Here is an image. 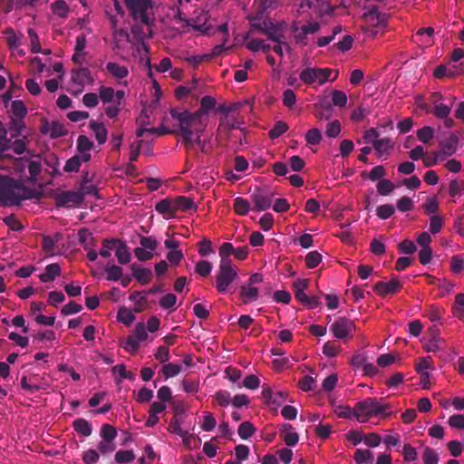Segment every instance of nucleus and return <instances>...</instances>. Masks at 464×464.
<instances>
[{"mask_svg":"<svg viewBox=\"0 0 464 464\" xmlns=\"http://www.w3.org/2000/svg\"><path fill=\"white\" fill-rule=\"evenodd\" d=\"M171 117L178 121L179 132L182 137V143L188 150L195 144H201V135L205 131L208 121L204 117L188 110L179 111L176 109L170 110Z\"/></svg>","mask_w":464,"mask_h":464,"instance_id":"nucleus-1","label":"nucleus"},{"mask_svg":"<svg viewBox=\"0 0 464 464\" xmlns=\"http://www.w3.org/2000/svg\"><path fill=\"white\" fill-rule=\"evenodd\" d=\"M353 417L362 423L367 422L372 417L388 418L391 414V406L378 401L376 399H366L358 402L353 409Z\"/></svg>","mask_w":464,"mask_h":464,"instance_id":"nucleus-2","label":"nucleus"},{"mask_svg":"<svg viewBox=\"0 0 464 464\" xmlns=\"http://www.w3.org/2000/svg\"><path fill=\"white\" fill-rule=\"evenodd\" d=\"M29 198L27 188L0 179V205L5 207L15 206L19 205L23 199Z\"/></svg>","mask_w":464,"mask_h":464,"instance_id":"nucleus-3","label":"nucleus"},{"mask_svg":"<svg viewBox=\"0 0 464 464\" xmlns=\"http://www.w3.org/2000/svg\"><path fill=\"white\" fill-rule=\"evenodd\" d=\"M362 18L365 23L363 31L370 34L372 37L377 36L380 33L382 34L387 24L386 14L380 13L376 6L371 7Z\"/></svg>","mask_w":464,"mask_h":464,"instance_id":"nucleus-4","label":"nucleus"},{"mask_svg":"<svg viewBox=\"0 0 464 464\" xmlns=\"http://www.w3.org/2000/svg\"><path fill=\"white\" fill-rule=\"evenodd\" d=\"M321 24L318 22L313 21L306 24L299 26L294 23L291 31L296 44L300 46H306L312 41V36L319 32Z\"/></svg>","mask_w":464,"mask_h":464,"instance_id":"nucleus-5","label":"nucleus"},{"mask_svg":"<svg viewBox=\"0 0 464 464\" xmlns=\"http://www.w3.org/2000/svg\"><path fill=\"white\" fill-rule=\"evenodd\" d=\"M237 269L232 264L219 263L216 276V288L219 293H226L229 285L237 278Z\"/></svg>","mask_w":464,"mask_h":464,"instance_id":"nucleus-6","label":"nucleus"},{"mask_svg":"<svg viewBox=\"0 0 464 464\" xmlns=\"http://www.w3.org/2000/svg\"><path fill=\"white\" fill-rule=\"evenodd\" d=\"M131 16L134 20L146 25H151L153 19H150L148 11L151 9V0H125Z\"/></svg>","mask_w":464,"mask_h":464,"instance_id":"nucleus-7","label":"nucleus"},{"mask_svg":"<svg viewBox=\"0 0 464 464\" xmlns=\"http://www.w3.org/2000/svg\"><path fill=\"white\" fill-rule=\"evenodd\" d=\"M333 71L329 68H305L300 73V80L308 85L317 83L324 84L332 74Z\"/></svg>","mask_w":464,"mask_h":464,"instance_id":"nucleus-8","label":"nucleus"},{"mask_svg":"<svg viewBox=\"0 0 464 464\" xmlns=\"http://www.w3.org/2000/svg\"><path fill=\"white\" fill-rule=\"evenodd\" d=\"M333 334L339 340H346L353 336L356 331V325L353 321L346 317H339L330 327Z\"/></svg>","mask_w":464,"mask_h":464,"instance_id":"nucleus-9","label":"nucleus"},{"mask_svg":"<svg viewBox=\"0 0 464 464\" xmlns=\"http://www.w3.org/2000/svg\"><path fill=\"white\" fill-rule=\"evenodd\" d=\"M92 82L91 72L87 68L72 70L70 92L77 95L83 91L84 86Z\"/></svg>","mask_w":464,"mask_h":464,"instance_id":"nucleus-10","label":"nucleus"},{"mask_svg":"<svg viewBox=\"0 0 464 464\" xmlns=\"http://www.w3.org/2000/svg\"><path fill=\"white\" fill-rule=\"evenodd\" d=\"M55 204L59 208H72L83 201L82 191H62L54 196Z\"/></svg>","mask_w":464,"mask_h":464,"instance_id":"nucleus-11","label":"nucleus"},{"mask_svg":"<svg viewBox=\"0 0 464 464\" xmlns=\"http://www.w3.org/2000/svg\"><path fill=\"white\" fill-rule=\"evenodd\" d=\"M260 33L266 34L268 39L273 42H278L285 39L283 28L279 24H275L272 22L264 21L262 24H253Z\"/></svg>","mask_w":464,"mask_h":464,"instance_id":"nucleus-12","label":"nucleus"},{"mask_svg":"<svg viewBox=\"0 0 464 464\" xmlns=\"http://www.w3.org/2000/svg\"><path fill=\"white\" fill-rule=\"evenodd\" d=\"M430 102L433 104V110L430 112L438 119H443L450 116L451 106L442 102V95L440 92H433L430 95Z\"/></svg>","mask_w":464,"mask_h":464,"instance_id":"nucleus-13","label":"nucleus"},{"mask_svg":"<svg viewBox=\"0 0 464 464\" xmlns=\"http://www.w3.org/2000/svg\"><path fill=\"white\" fill-rule=\"evenodd\" d=\"M401 288V284L397 278H392L390 282H379L373 286V291L380 296L394 295Z\"/></svg>","mask_w":464,"mask_h":464,"instance_id":"nucleus-14","label":"nucleus"},{"mask_svg":"<svg viewBox=\"0 0 464 464\" xmlns=\"http://www.w3.org/2000/svg\"><path fill=\"white\" fill-rule=\"evenodd\" d=\"M252 200L255 204V209L263 211L269 208L272 205L273 195L257 189L251 195Z\"/></svg>","mask_w":464,"mask_h":464,"instance_id":"nucleus-15","label":"nucleus"},{"mask_svg":"<svg viewBox=\"0 0 464 464\" xmlns=\"http://www.w3.org/2000/svg\"><path fill=\"white\" fill-rule=\"evenodd\" d=\"M123 97V91L115 92L113 88L105 86H102L99 89V98L103 103L114 102L121 104Z\"/></svg>","mask_w":464,"mask_h":464,"instance_id":"nucleus-16","label":"nucleus"},{"mask_svg":"<svg viewBox=\"0 0 464 464\" xmlns=\"http://www.w3.org/2000/svg\"><path fill=\"white\" fill-rule=\"evenodd\" d=\"M93 148L92 141L86 136L81 135L77 140V155L82 157L83 162H88L91 160V150Z\"/></svg>","mask_w":464,"mask_h":464,"instance_id":"nucleus-17","label":"nucleus"},{"mask_svg":"<svg viewBox=\"0 0 464 464\" xmlns=\"http://www.w3.org/2000/svg\"><path fill=\"white\" fill-rule=\"evenodd\" d=\"M62 239V235L56 233L53 236H43L42 248L44 252L49 256H53L58 254L56 250V244Z\"/></svg>","mask_w":464,"mask_h":464,"instance_id":"nucleus-18","label":"nucleus"},{"mask_svg":"<svg viewBox=\"0 0 464 464\" xmlns=\"http://www.w3.org/2000/svg\"><path fill=\"white\" fill-rule=\"evenodd\" d=\"M430 339L424 343V350L426 352H437L440 350V343L442 342L440 336V331L437 328L430 327L429 329Z\"/></svg>","mask_w":464,"mask_h":464,"instance_id":"nucleus-19","label":"nucleus"},{"mask_svg":"<svg viewBox=\"0 0 464 464\" xmlns=\"http://www.w3.org/2000/svg\"><path fill=\"white\" fill-rule=\"evenodd\" d=\"M259 290L256 286L248 283L240 287V298L244 304H248L257 300Z\"/></svg>","mask_w":464,"mask_h":464,"instance_id":"nucleus-20","label":"nucleus"},{"mask_svg":"<svg viewBox=\"0 0 464 464\" xmlns=\"http://www.w3.org/2000/svg\"><path fill=\"white\" fill-rule=\"evenodd\" d=\"M280 434L287 446H295L297 444L299 436L294 430V428L291 424L285 423L282 426L280 430Z\"/></svg>","mask_w":464,"mask_h":464,"instance_id":"nucleus-21","label":"nucleus"},{"mask_svg":"<svg viewBox=\"0 0 464 464\" xmlns=\"http://www.w3.org/2000/svg\"><path fill=\"white\" fill-rule=\"evenodd\" d=\"M217 105L215 98L212 96H204L200 101V108L196 111L197 113L201 115L208 121L209 111L214 110Z\"/></svg>","mask_w":464,"mask_h":464,"instance_id":"nucleus-22","label":"nucleus"},{"mask_svg":"<svg viewBox=\"0 0 464 464\" xmlns=\"http://www.w3.org/2000/svg\"><path fill=\"white\" fill-rule=\"evenodd\" d=\"M106 70L112 77L117 80L124 79L129 75L128 68L117 63H108L106 64Z\"/></svg>","mask_w":464,"mask_h":464,"instance_id":"nucleus-23","label":"nucleus"},{"mask_svg":"<svg viewBox=\"0 0 464 464\" xmlns=\"http://www.w3.org/2000/svg\"><path fill=\"white\" fill-rule=\"evenodd\" d=\"M434 29L432 27L420 28L414 35V41L422 45H430Z\"/></svg>","mask_w":464,"mask_h":464,"instance_id":"nucleus-24","label":"nucleus"},{"mask_svg":"<svg viewBox=\"0 0 464 464\" xmlns=\"http://www.w3.org/2000/svg\"><path fill=\"white\" fill-rule=\"evenodd\" d=\"M61 274V267L58 264L53 263L50 264L45 267V271L44 274L39 276V278L42 282L47 283L54 280L56 276H59Z\"/></svg>","mask_w":464,"mask_h":464,"instance_id":"nucleus-25","label":"nucleus"},{"mask_svg":"<svg viewBox=\"0 0 464 464\" xmlns=\"http://www.w3.org/2000/svg\"><path fill=\"white\" fill-rule=\"evenodd\" d=\"M115 248L118 262L121 265L128 264L130 261V253L127 245L119 240V243H117Z\"/></svg>","mask_w":464,"mask_h":464,"instance_id":"nucleus-26","label":"nucleus"},{"mask_svg":"<svg viewBox=\"0 0 464 464\" xmlns=\"http://www.w3.org/2000/svg\"><path fill=\"white\" fill-rule=\"evenodd\" d=\"M155 209L160 214L173 216L176 212L174 199L166 198L159 201Z\"/></svg>","mask_w":464,"mask_h":464,"instance_id":"nucleus-27","label":"nucleus"},{"mask_svg":"<svg viewBox=\"0 0 464 464\" xmlns=\"http://www.w3.org/2000/svg\"><path fill=\"white\" fill-rule=\"evenodd\" d=\"M90 128L93 131L99 144L105 143L107 140V130L104 125L92 121L90 122Z\"/></svg>","mask_w":464,"mask_h":464,"instance_id":"nucleus-28","label":"nucleus"},{"mask_svg":"<svg viewBox=\"0 0 464 464\" xmlns=\"http://www.w3.org/2000/svg\"><path fill=\"white\" fill-rule=\"evenodd\" d=\"M133 276L142 285L148 284L152 276L151 271L148 268L131 266Z\"/></svg>","mask_w":464,"mask_h":464,"instance_id":"nucleus-29","label":"nucleus"},{"mask_svg":"<svg viewBox=\"0 0 464 464\" xmlns=\"http://www.w3.org/2000/svg\"><path fill=\"white\" fill-rule=\"evenodd\" d=\"M51 9L53 13L61 17L67 18L69 14V6L63 0H56L51 5Z\"/></svg>","mask_w":464,"mask_h":464,"instance_id":"nucleus-30","label":"nucleus"},{"mask_svg":"<svg viewBox=\"0 0 464 464\" xmlns=\"http://www.w3.org/2000/svg\"><path fill=\"white\" fill-rule=\"evenodd\" d=\"M174 205L176 212L179 210L187 211L191 208H196L193 199L183 196L174 198Z\"/></svg>","mask_w":464,"mask_h":464,"instance_id":"nucleus-31","label":"nucleus"},{"mask_svg":"<svg viewBox=\"0 0 464 464\" xmlns=\"http://www.w3.org/2000/svg\"><path fill=\"white\" fill-rule=\"evenodd\" d=\"M78 239L84 249H89L94 246L92 235L87 228H82L78 231Z\"/></svg>","mask_w":464,"mask_h":464,"instance_id":"nucleus-32","label":"nucleus"},{"mask_svg":"<svg viewBox=\"0 0 464 464\" xmlns=\"http://www.w3.org/2000/svg\"><path fill=\"white\" fill-rule=\"evenodd\" d=\"M392 148V140L388 138L378 140V141H375L373 144V149L376 150L379 157H382L383 154H388Z\"/></svg>","mask_w":464,"mask_h":464,"instance_id":"nucleus-33","label":"nucleus"},{"mask_svg":"<svg viewBox=\"0 0 464 464\" xmlns=\"http://www.w3.org/2000/svg\"><path fill=\"white\" fill-rule=\"evenodd\" d=\"M74 430L81 435L87 437L92 433L91 424L84 419H77L73 421Z\"/></svg>","mask_w":464,"mask_h":464,"instance_id":"nucleus-34","label":"nucleus"},{"mask_svg":"<svg viewBox=\"0 0 464 464\" xmlns=\"http://www.w3.org/2000/svg\"><path fill=\"white\" fill-rule=\"evenodd\" d=\"M130 300L134 303L135 311L140 313L144 309L146 302H147L146 293L134 292L133 294L130 295Z\"/></svg>","mask_w":464,"mask_h":464,"instance_id":"nucleus-35","label":"nucleus"},{"mask_svg":"<svg viewBox=\"0 0 464 464\" xmlns=\"http://www.w3.org/2000/svg\"><path fill=\"white\" fill-rule=\"evenodd\" d=\"M353 459L357 464L372 463L373 454L369 450H357Z\"/></svg>","mask_w":464,"mask_h":464,"instance_id":"nucleus-36","label":"nucleus"},{"mask_svg":"<svg viewBox=\"0 0 464 464\" xmlns=\"http://www.w3.org/2000/svg\"><path fill=\"white\" fill-rule=\"evenodd\" d=\"M6 43L10 49H17L21 44L22 34H16L12 28L5 30Z\"/></svg>","mask_w":464,"mask_h":464,"instance_id":"nucleus-37","label":"nucleus"},{"mask_svg":"<svg viewBox=\"0 0 464 464\" xmlns=\"http://www.w3.org/2000/svg\"><path fill=\"white\" fill-rule=\"evenodd\" d=\"M238 435L243 440H247L254 435L256 428L249 421L242 422L237 430Z\"/></svg>","mask_w":464,"mask_h":464,"instance_id":"nucleus-38","label":"nucleus"},{"mask_svg":"<svg viewBox=\"0 0 464 464\" xmlns=\"http://www.w3.org/2000/svg\"><path fill=\"white\" fill-rule=\"evenodd\" d=\"M235 247L231 243H224L219 247L220 262L232 264L229 256L234 255Z\"/></svg>","mask_w":464,"mask_h":464,"instance_id":"nucleus-39","label":"nucleus"},{"mask_svg":"<svg viewBox=\"0 0 464 464\" xmlns=\"http://www.w3.org/2000/svg\"><path fill=\"white\" fill-rule=\"evenodd\" d=\"M288 125L283 121H278L275 123L273 129L269 131V138L272 140L277 139L288 130Z\"/></svg>","mask_w":464,"mask_h":464,"instance_id":"nucleus-40","label":"nucleus"},{"mask_svg":"<svg viewBox=\"0 0 464 464\" xmlns=\"http://www.w3.org/2000/svg\"><path fill=\"white\" fill-rule=\"evenodd\" d=\"M12 117L24 118L27 114V108L22 101H14L11 104Z\"/></svg>","mask_w":464,"mask_h":464,"instance_id":"nucleus-41","label":"nucleus"},{"mask_svg":"<svg viewBox=\"0 0 464 464\" xmlns=\"http://www.w3.org/2000/svg\"><path fill=\"white\" fill-rule=\"evenodd\" d=\"M82 163H83V160L76 154L66 161L63 170L65 172H77Z\"/></svg>","mask_w":464,"mask_h":464,"instance_id":"nucleus-42","label":"nucleus"},{"mask_svg":"<svg viewBox=\"0 0 464 464\" xmlns=\"http://www.w3.org/2000/svg\"><path fill=\"white\" fill-rule=\"evenodd\" d=\"M145 133L157 134L159 136H161V135L171 133V131L169 130L168 129H166L165 127L150 128V129L140 127L136 130V136L138 138L142 137Z\"/></svg>","mask_w":464,"mask_h":464,"instance_id":"nucleus-43","label":"nucleus"},{"mask_svg":"<svg viewBox=\"0 0 464 464\" xmlns=\"http://www.w3.org/2000/svg\"><path fill=\"white\" fill-rule=\"evenodd\" d=\"M234 210L237 215H246L249 211L248 201L243 198H236L234 201Z\"/></svg>","mask_w":464,"mask_h":464,"instance_id":"nucleus-44","label":"nucleus"},{"mask_svg":"<svg viewBox=\"0 0 464 464\" xmlns=\"http://www.w3.org/2000/svg\"><path fill=\"white\" fill-rule=\"evenodd\" d=\"M28 36L30 38V49L33 53H38L42 52L41 44L39 37L36 34V32L29 28L27 31Z\"/></svg>","mask_w":464,"mask_h":464,"instance_id":"nucleus-45","label":"nucleus"},{"mask_svg":"<svg viewBox=\"0 0 464 464\" xmlns=\"http://www.w3.org/2000/svg\"><path fill=\"white\" fill-rule=\"evenodd\" d=\"M182 440L183 445L188 450L198 449L200 446V439L188 431L182 437Z\"/></svg>","mask_w":464,"mask_h":464,"instance_id":"nucleus-46","label":"nucleus"},{"mask_svg":"<svg viewBox=\"0 0 464 464\" xmlns=\"http://www.w3.org/2000/svg\"><path fill=\"white\" fill-rule=\"evenodd\" d=\"M449 194L453 198L464 194V180L452 179L449 184Z\"/></svg>","mask_w":464,"mask_h":464,"instance_id":"nucleus-47","label":"nucleus"},{"mask_svg":"<svg viewBox=\"0 0 464 464\" xmlns=\"http://www.w3.org/2000/svg\"><path fill=\"white\" fill-rule=\"evenodd\" d=\"M322 140V133L316 129H310L305 134V141L308 145H317Z\"/></svg>","mask_w":464,"mask_h":464,"instance_id":"nucleus-48","label":"nucleus"},{"mask_svg":"<svg viewBox=\"0 0 464 464\" xmlns=\"http://www.w3.org/2000/svg\"><path fill=\"white\" fill-rule=\"evenodd\" d=\"M24 118L11 117L10 130L12 136H19L24 129Z\"/></svg>","mask_w":464,"mask_h":464,"instance_id":"nucleus-49","label":"nucleus"},{"mask_svg":"<svg viewBox=\"0 0 464 464\" xmlns=\"http://www.w3.org/2000/svg\"><path fill=\"white\" fill-rule=\"evenodd\" d=\"M161 372L164 377L169 379L178 375L181 372V367L179 364L169 362L163 365Z\"/></svg>","mask_w":464,"mask_h":464,"instance_id":"nucleus-50","label":"nucleus"},{"mask_svg":"<svg viewBox=\"0 0 464 464\" xmlns=\"http://www.w3.org/2000/svg\"><path fill=\"white\" fill-rule=\"evenodd\" d=\"M118 320L125 325H130L135 320L132 312L127 308H121L117 315Z\"/></svg>","mask_w":464,"mask_h":464,"instance_id":"nucleus-51","label":"nucleus"},{"mask_svg":"<svg viewBox=\"0 0 464 464\" xmlns=\"http://www.w3.org/2000/svg\"><path fill=\"white\" fill-rule=\"evenodd\" d=\"M135 459L134 452L132 450H119L115 454V461L118 463H130Z\"/></svg>","mask_w":464,"mask_h":464,"instance_id":"nucleus-52","label":"nucleus"},{"mask_svg":"<svg viewBox=\"0 0 464 464\" xmlns=\"http://www.w3.org/2000/svg\"><path fill=\"white\" fill-rule=\"evenodd\" d=\"M143 144H144L143 140H139L137 141L130 143V162H134L138 160Z\"/></svg>","mask_w":464,"mask_h":464,"instance_id":"nucleus-53","label":"nucleus"},{"mask_svg":"<svg viewBox=\"0 0 464 464\" xmlns=\"http://www.w3.org/2000/svg\"><path fill=\"white\" fill-rule=\"evenodd\" d=\"M419 140L423 143H428L434 137V130L430 126H425L417 131Z\"/></svg>","mask_w":464,"mask_h":464,"instance_id":"nucleus-54","label":"nucleus"},{"mask_svg":"<svg viewBox=\"0 0 464 464\" xmlns=\"http://www.w3.org/2000/svg\"><path fill=\"white\" fill-rule=\"evenodd\" d=\"M394 207L390 204L381 205L376 209L377 216L382 219H387L391 218L394 214Z\"/></svg>","mask_w":464,"mask_h":464,"instance_id":"nucleus-55","label":"nucleus"},{"mask_svg":"<svg viewBox=\"0 0 464 464\" xmlns=\"http://www.w3.org/2000/svg\"><path fill=\"white\" fill-rule=\"evenodd\" d=\"M117 243H119L118 239H104L102 241V247L100 250V255L102 257H109L111 251L115 248Z\"/></svg>","mask_w":464,"mask_h":464,"instance_id":"nucleus-56","label":"nucleus"},{"mask_svg":"<svg viewBox=\"0 0 464 464\" xmlns=\"http://www.w3.org/2000/svg\"><path fill=\"white\" fill-rule=\"evenodd\" d=\"M424 464H438L439 457L436 451L431 448H425L422 453Z\"/></svg>","mask_w":464,"mask_h":464,"instance_id":"nucleus-57","label":"nucleus"},{"mask_svg":"<svg viewBox=\"0 0 464 464\" xmlns=\"http://www.w3.org/2000/svg\"><path fill=\"white\" fill-rule=\"evenodd\" d=\"M342 349L334 342H327L323 347V353L327 357H335L341 353Z\"/></svg>","mask_w":464,"mask_h":464,"instance_id":"nucleus-58","label":"nucleus"},{"mask_svg":"<svg viewBox=\"0 0 464 464\" xmlns=\"http://www.w3.org/2000/svg\"><path fill=\"white\" fill-rule=\"evenodd\" d=\"M109 281H118L122 276V268L118 266H110L105 268Z\"/></svg>","mask_w":464,"mask_h":464,"instance_id":"nucleus-59","label":"nucleus"},{"mask_svg":"<svg viewBox=\"0 0 464 464\" xmlns=\"http://www.w3.org/2000/svg\"><path fill=\"white\" fill-rule=\"evenodd\" d=\"M394 189V185L388 179H381L377 184V191L380 195L387 196Z\"/></svg>","mask_w":464,"mask_h":464,"instance_id":"nucleus-60","label":"nucleus"},{"mask_svg":"<svg viewBox=\"0 0 464 464\" xmlns=\"http://www.w3.org/2000/svg\"><path fill=\"white\" fill-rule=\"evenodd\" d=\"M282 102L286 108L292 109L296 102V95L294 91L291 89L285 90L283 92Z\"/></svg>","mask_w":464,"mask_h":464,"instance_id":"nucleus-61","label":"nucleus"},{"mask_svg":"<svg viewBox=\"0 0 464 464\" xmlns=\"http://www.w3.org/2000/svg\"><path fill=\"white\" fill-rule=\"evenodd\" d=\"M464 269V258L460 256H453L450 259V271L453 274H459Z\"/></svg>","mask_w":464,"mask_h":464,"instance_id":"nucleus-62","label":"nucleus"},{"mask_svg":"<svg viewBox=\"0 0 464 464\" xmlns=\"http://www.w3.org/2000/svg\"><path fill=\"white\" fill-rule=\"evenodd\" d=\"M322 261V256L317 251L309 252L305 257L306 266L308 268L316 267Z\"/></svg>","mask_w":464,"mask_h":464,"instance_id":"nucleus-63","label":"nucleus"},{"mask_svg":"<svg viewBox=\"0 0 464 464\" xmlns=\"http://www.w3.org/2000/svg\"><path fill=\"white\" fill-rule=\"evenodd\" d=\"M455 303L453 313L457 317L461 318L464 316V311L461 309V307H464V293L458 294L455 296Z\"/></svg>","mask_w":464,"mask_h":464,"instance_id":"nucleus-64","label":"nucleus"}]
</instances>
